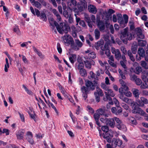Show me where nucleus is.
Wrapping results in <instances>:
<instances>
[{"label":"nucleus","instance_id":"obj_1","mask_svg":"<svg viewBox=\"0 0 148 148\" xmlns=\"http://www.w3.org/2000/svg\"><path fill=\"white\" fill-rule=\"evenodd\" d=\"M129 90V88L126 85L120 88L119 89V92L120 94V95H119V97L123 101L127 103H132V104H134V102H133L132 99L126 97H125L123 94L124 90L127 91H128Z\"/></svg>","mask_w":148,"mask_h":148},{"label":"nucleus","instance_id":"obj_2","mask_svg":"<svg viewBox=\"0 0 148 148\" xmlns=\"http://www.w3.org/2000/svg\"><path fill=\"white\" fill-rule=\"evenodd\" d=\"M133 37V36L128 32L127 28L126 27L121 31L120 38L123 42L132 40Z\"/></svg>","mask_w":148,"mask_h":148},{"label":"nucleus","instance_id":"obj_3","mask_svg":"<svg viewBox=\"0 0 148 148\" xmlns=\"http://www.w3.org/2000/svg\"><path fill=\"white\" fill-rule=\"evenodd\" d=\"M117 16L118 17L117 18L118 22L119 23L120 26L122 27L126 26L128 22V16L126 14L123 15L124 18H122V15L120 14H118Z\"/></svg>","mask_w":148,"mask_h":148},{"label":"nucleus","instance_id":"obj_4","mask_svg":"<svg viewBox=\"0 0 148 148\" xmlns=\"http://www.w3.org/2000/svg\"><path fill=\"white\" fill-rule=\"evenodd\" d=\"M56 28L58 32L61 34H63V32L67 33L70 29V27L69 25L62 23H60V25H58L57 26Z\"/></svg>","mask_w":148,"mask_h":148},{"label":"nucleus","instance_id":"obj_5","mask_svg":"<svg viewBox=\"0 0 148 148\" xmlns=\"http://www.w3.org/2000/svg\"><path fill=\"white\" fill-rule=\"evenodd\" d=\"M105 93L106 95V98L103 97V99L105 101H107L108 100H112V99L110 96L114 97L115 95L112 90L109 88L105 92Z\"/></svg>","mask_w":148,"mask_h":148},{"label":"nucleus","instance_id":"obj_6","mask_svg":"<svg viewBox=\"0 0 148 148\" xmlns=\"http://www.w3.org/2000/svg\"><path fill=\"white\" fill-rule=\"evenodd\" d=\"M77 3V7L80 11H82L87 7V3L85 0H79Z\"/></svg>","mask_w":148,"mask_h":148},{"label":"nucleus","instance_id":"obj_7","mask_svg":"<svg viewBox=\"0 0 148 148\" xmlns=\"http://www.w3.org/2000/svg\"><path fill=\"white\" fill-rule=\"evenodd\" d=\"M134 102V104L132 103H128L129 104H130L131 106H132V112L134 114H142L143 113V111L140 108H139L138 107H137L135 105V102L133 101Z\"/></svg>","mask_w":148,"mask_h":148},{"label":"nucleus","instance_id":"obj_8","mask_svg":"<svg viewBox=\"0 0 148 148\" xmlns=\"http://www.w3.org/2000/svg\"><path fill=\"white\" fill-rule=\"evenodd\" d=\"M75 44H73L71 45L72 48L75 50L77 51L79 49V48L82 47L83 44L82 42L78 39L75 40Z\"/></svg>","mask_w":148,"mask_h":148},{"label":"nucleus","instance_id":"obj_9","mask_svg":"<svg viewBox=\"0 0 148 148\" xmlns=\"http://www.w3.org/2000/svg\"><path fill=\"white\" fill-rule=\"evenodd\" d=\"M81 90L82 93V96L85 100L87 97L88 94L89 93L90 90L84 86H83L81 87Z\"/></svg>","mask_w":148,"mask_h":148},{"label":"nucleus","instance_id":"obj_10","mask_svg":"<svg viewBox=\"0 0 148 148\" xmlns=\"http://www.w3.org/2000/svg\"><path fill=\"white\" fill-rule=\"evenodd\" d=\"M62 38L63 42L67 45H69L73 41L72 38L69 35H65Z\"/></svg>","mask_w":148,"mask_h":148},{"label":"nucleus","instance_id":"obj_11","mask_svg":"<svg viewBox=\"0 0 148 148\" xmlns=\"http://www.w3.org/2000/svg\"><path fill=\"white\" fill-rule=\"evenodd\" d=\"M111 51L112 53L114 54L116 59L118 60H119L121 56V54L119 50L112 47L111 48Z\"/></svg>","mask_w":148,"mask_h":148},{"label":"nucleus","instance_id":"obj_12","mask_svg":"<svg viewBox=\"0 0 148 148\" xmlns=\"http://www.w3.org/2000/svg\"><path fill=\"white\" fill-rule=\"evenodd\" d=\"M99 135L101 138L103 137L104 138L106 139L108 143H110L111 141L112 138L109 136L108 133V132H106L102 134L101 133V131L99 130Z\"/></svg>","mask_w":148,"mask_h":148},{"label":"nucleus","instance_id":"obj_13","mask_svg":"<svg viewBox=\"0 0 148 148\" xmlns=\"http://www.w3.org/2000/svg\"><path fill=\"white\" fill-rule=\"evenodd\" d=\"M86 54V56L89 59H93L96 58V54L95 52L91 51L90 50H87L85 51Z\"/></svg>","mask_w":148,"mask_h":148},{"label":"nucleus","instance_id":"obj_14","mask_svg":"<svg viewBox=\"0 0 148 148\" xmlns=\"http://www.w3.org/2000/svg\"><path fill=\"white\" fill-rule=\"evenodd\" d=\"M85 85L86 87L90 90H93L95 89V86L92 82L89 80H86V81Z\"/></svg>","mask_w":148,"mask_h":148},{"label":"nucleus","instance_id":"obj_15","mask_svg":"<svg viewBox=\"0 0 148 148\" xmlns=\"http://www.w3.org/2000/svg\"><path fill=\"white\" fill-rule=\"evenodd\" d=\"M25 130L23 129H21L17 131L16 133L17 138L18 140L22 139Z\"/></svg>","mask_w":148,"mask_h":148},{"label":"nucleus","instance_id":"obj_16","mask_svg":"<svg viewBox=\"0 0 148 148\" xmlns=\"http://www.w3.org/2000/svg\"><path fill=\"white\" fill-rule=\"evenodd\" d=\"M122 141L119 139L113 138V139L112 144V145H114V147H116L117 145L120 146L122 144Z\"/></svg>","mask_w":148,"mask_h":148},{"label":"nucleus","instance_id":"obj_17","mask_svg":"<svg viewBox=\"0 0 148 148\" xmlns=\"http://www.w3.org/2000/svg\"><path fill=\"white\" fill-rule=\"evenodd\" d=\"M141 101H137V102L138 105L141 106H143L144 104H147L148 103V100L146 98L143 97L140 98Z\"/></svg>","mask_w":148,"mask_h":148},{"label":"nucleus","instance_id":"obj_18","mask_svg":"<svg viewBox=\"0 0 148 148\" xmlns=\"http://www.w3.org/2000/svg\"><path fill=\"white\" fill-rule=\"evenodd\" d=\"M89 11L91 13L95 14L97 12V8L95 6L92 5H89L88 6Z\"/></svg>","mask_w":148,"mask_h":148},{"label":"nucleus","instance_id":"obj_19","mask_svg":"<svg viewBox=\"0 0 148 148\" xmlns=\"http://www.w3.org/2000/svg\"><path fill=\"white\" fill-rule=\"evenodd\" d=\"M106 124L112 128H114L115 125L114 117L113 118L108 119Z\"/></svg>","mask_w":148,"mask_h":148},{"label":"nucleus","instance_id":"obj_20","mask_svg":"<svg viewBox=\"0 0 148 148\" xmlns=\"http://www.w3.org/2000/svg\"><path fill=\"white\" fill-rule=\"evenodd\" d=\"M48 20L50 25L52 26L53 28L54 27V26H56V27H57V26L58 25V24L56 22V21L54 20L53 18H49L48 19Z\"/></svg>","mask_w":148,"mask_h":148},{"label":"nucleus","instance_id":"obj_21","mask_svg":"<svg viewBox=\"0 0 148 148\" xmlns=\"http://www.w3.org/2000/svg\"><path fill=\"white\" fill-rule=\"evenodd\" d=\"M100 115L99 114L97 113H95L94 115V117L96 121V124L99 127L101 126L100 123L99 121Z\"/></svg>","mask_w":148,"mask_h":148},{"label":"nucleus","instance_id":"obj_22","mask_svg":"<svg viewBox=\"0 0 148 148\" xmlns=\"http://www.w3.org/2000/svg\"><path fill=\"white\" fill-rule=\"evenodd\" d=\"M98 26L101 31H103L105 28L104 23L102 21H100L98 23Z\"/></svg>","mask_w":148,"mask_h":148},{"label":"nucleus","instance_id":"obj_23","mask_svg":"<svg viewBox=\"0 0 148 148\" xmlns=\"http://www.w3.org/2000/svg\"><path fill=\"white\" fill-rule=\"evenodd\" d=\"M142 69L141 68L140 66H137L134 69L133 68H131V71H133L136 74H139L140 73H141L142 71Z\"/></svg>","mask_w":148,"mask_h":148},{"label":"nucleus","instance_id":"obj_24","mask_svg":"<svg viewBox=\"0 0 148 148\" xmlns=\"http://www.w3.org/2000/svg\"><path fill=\"white\" fill-rule=\"evenodd\" d=\"M117 128L119 130L126 131L127 130L126 126L122 122L119 124H116Z\"/></svg>","mask_w":148,"mask_h":148},{"label":"nucleus","instance_id":"obj_25","mask_svg":"<svg viewBox=\"0 0 148 148\" xmlns=\"http://www.w3.org/2000/svg\"><path fill=\"white\" fill-rule=\"evenodd\" d=\"M77 56L76 55L72 54L69 57V58L70 61L72 64H73L76 60Z\"/></svg>","mask_w":148,"mask_h":148},{"label":"nucleus","instance_id":"obj_26","mask_svg":"<svg viewBox=\"0 0 148 148\" xmlns=\"http://www.w3.org/2000/svg\"><path fill=\"white\" fill-rule=\"evenodd\" d=\"M132 92L134 96L137 98H138L139 97V91L136 88H133L132 89Z\"/></svg>","mask_w":148,"mask_h":148},{"label":"nucleus","instance_id":"obj_27","mask_svg":"<svg viewBox=\"0 0 148 148\" xmlns=\"http://www.w3.org/2000/svg\"><path fill=\"white\" fill-rule=\"evenodd\" d=\"M138 53L139 56L141 57H143L145 56V51L142 48H139L138 50Z\"/></svg>","mask_w":148,"mask_h":148},{"label":"nucleus","instance_id":"obj_28","mask_svg":"<svg viewBox=\"0 0 148 148\" xmlns=\"http://www.w3.org/2000/svg\"><path fill=\"white\" fill-rule=\"evenodd\" d=\"M108 132L109 134V136L110 137H111L112 138L114 135H115L116 136H117V134L116 132L112 131L111 130H110L108 131Z\"/></svg>","mask_w":148,"mask_h":148},{"label":"nucleus","instance_id":"obj_29","mask_svg":"<svg viewBox=\"0 0 148 148\" xmlns=\"http://www.w3.org/2000/svg\"><path fill=\"white\" fill-rule=\"evenodd\" d=\"M94 33L95 39H99L100 38V32L99 30L97 29H95L94 31Z\"/></svg>","mask_w":148,"mask_h":148},{"label":"nucleus","instance_id":"obj_30","mask_svg":"<svg viewBox=\"0 0 148 148\" xmlns=\"http://www.w3.org/2000/svg\"><path fill=\"white\" fill-rule=\"evenodd\" d=\"M94 93H96L97 96H100L102 97L103 95V93L102 90L99 88H97L96 91Z\"/></svg>","mask_w":148,"mask_h":148},{"label":"nucleus","instance_id":"obj_31","mask_svg":"<svg viewBox=\"0 0 148 148\" xmlns=\"http://www.w3.org/2000/svg\"><path fill=\"white\" fill-rule=\"evenodd\" d=\"M25 91L27 92V93L30 95H33V93L30 90L28 89V88L24 85H22Z\"/></svg>","mask_w":148,"mask_h":148},{"label":"nucleus","instance_id":"obj_32","mask_svg":"<svg viewBox=\"0 0 148 148\" xmlns=\"http://www.w3.org/2000/svg\"><path fill=\"white\" fill-rule=\"evenodd\" d=\"M79 73L81 76L85 77L87 76V73L86 70L84 69H81L79 70Z\"/></svg>","mask_w":148,"mask_h":148},{"label":"nucleus","instance_id":"obj_33","mask_svg":"<svg viewBox=\"0 0 148 148\" xmlns=\"http://www.w3.org/2000/svg\"><path fill=\"white\" fill-rule=\"evenodd\" d=\"M32 5L38 9H40L42 7L41 4L37 1H35L32 4Z\"/></svg>","mask_w":148,"mask_h":148},{"label":"nucleus","instance_id":"obj_34","mask_svg":"<svg viewBox=\"0 0 148 148\" xmlns=\"http://www.w3.org/2000/svg\"><path fill=\"white\" fill-rule=\"evenodd\" d=\"M140 65L143 68L146 69H148V64L144 61H142L140 62Z\"/></svg>","mask_w":148,"mask_h":148},{"label":"nucleus","instance_id":"obj_35","mask_svg":"<svg viewBox=\"0 0 148 148\" xmlns=\"http://www.w3.org/2000/svg\"><path fill=\"white\" fill-rule=\"evenodd\" d=\"M138 46L137 45H133L131 47V49L132 53L135 54L137 51Z\"/></svg>","mask_w":148,"mask_h":148},{"label":"nucleus","instance_id":"obj_36","mask_svg":"<svg viewBox=\"0 0 148 148\" xmlns=\"http://www.w3.org/2000/svg\"><path fill=\"white\" fill-rule=\"evenodd\" d=\"M84 64L82 62H79L76 64L75 67L76 69L79 70L83 68Z\"/></svg>","mask_w":148,"mask_h":148},{"label":"nucleus","instance_id":"obj_37","mask_svg":"<svg viewBox=\"0 0 148 148\" xmlns=\"http://www.w3.org/2000/svg\"><path fill=\"white\" fill-rule=\"evenodd\" d=\"M68 7L71 10H73V11L75 12H78L77 8L76 7L72 6V5L71 4H69L68 3Z\"/></svg>","mask_w":148,"mask_h":148},{"label":"nucleus","instance_id":"obj_38","mask_svg":"<svg viewBox=\"0 0 148 148\" xmlns=\"http://www.w3.org/2000/svg\"><path fill=\"white\" fill-rule=\"evenodd\" d=\"M129 122L134 125H136L137 124L136 120L134 118L130 117L129 118Z\"/></svg>","mask_w":148,"mask_h":148},{"label":"nucleus","instance_id":"obj_39","mask_svg":"<svg viewBox=\"0 0 148 148\" xmlns=\"http://www.w3.org/2000/svg\"><path fill=\"white\" fill-rule=\"evenodd\" d=\"M148 74V73L147 71H145L143 73V75H142V78L143 81L146 80Z\"/></svg>","mask_w":148,"mask_h":148},{"label":"nucleus","instance_id":"obj_40","mask_svg":"<svg viewBox=\"0 0 148 148\" xmlns=\"http://www.w3.org/2000/svg\"><path fill=\"white\" fill-rule=\"evenodd\" d=\"M147 44V42L145 40H142L138 41V45L141 46H144Z\"/></svg>","mask_w":148,"mask_h":148},{"label":"nucleus","instance_id":"obj_41","mask_svg":"<svg viewBox=\"0 0 148 148\" xmlns=\"http://www.w3.org/2000/svg\"><path fill=\"white\" fill-rule=\"evenodd\" d=\"M41 18L42 19V20L45 21H46L47 20V18L46 17V15L43 12H42L40 16Z\"/></svg>","mask_w":148,"mask_h":148},{"label":"nucleus","instance_id":"obj_42","mask_svg":"<svg viewBox=\"0 0 148 148\" xmlns=\"http://www.w3.org/2000/svg\"><path fill=\"white\" fill-rule=\"evenodd\" d=\"M65 98H67L71 102L73 103V105H75V103H74V101L73 100L70 95L69 94H67Z\"/></svg>","mask_w":148,"mask_h":148},{"label":"nucleus","instance_id":"obj_43","mask_svg":"<svg viewBox=\"0 0 148 148\" xmlns=\"http://www.w3.org/2000/svg\"><path fill=\"white\" fill-rule=\"evenodd\" d=\"M123 93L126 97H130L132 96V94L130 91H127L124 92Z\"/></svg>","mask_w":148,"mask_h":148},{"label":"nucleus","instance_id":"obj_44","mask_svg":"<svg viewBox=\"0 0 148 148\" xmlns=\"http://www.w3.org/2000/svg\"><path fill=\"white\" fill-rule=\"evenodd\" d=\"M33 48L34 51L41 58H43V55L40 52L38 51L37 49L34 47H33Z\"/></svg>","mask_w":148,"mask_h":148},{"label":"nucleus","instance_id":"obj_45","mask_svg":"<svg viewBox=\"0 0 148 148\" xmlns=\"http://www.w3.org/2000/svg\"><path fill=\"white\" fill-rule=\"evenodd\" d=\"M71 1V3H69V4H71L72 6H73V7H76L77 5V1L76 0H70Z\"/></svg>","mask_w":148,"mask_h":148},{"label":"nucleus","instance_id":"obj_46","mask_svg":"<svg viewBox=\"0 0 148 148\" xmlns=\"http://www.w3.org/2000/svg\"><path fill=\"white\" fill-rule=\"evenodd\" d=\"M85 64L86 67L88 69H90L91 67V63L88 61H86L85 62Z\"/></svg>","mask_w":148,"mask_h":148},{"label":"nucleus","instance_id":"obj_47","mask_svg":"<svg viewBox=\"0 0 148 148\" xmlns=\"http://www.w3.org/2000/svg\"><path fill=\"white\" fill-rule=\"evenodd\" d=\"M105 111L103 110L102 109L100 108L97 110V113L99 114L100 115H102L104 114Z\"/></svg>","mask_w":148,"mask_h":148},{"label":"nucleus","instance_id":"obj_48","mask_svg":"<svg viewBox=\"0 0 148 148\" xmlns=\"http://www.w3.org/2000/svg\"><path fill=\"white\" fill-rule=\"evenodd\" d=\"M144 81L145 83H143L140 86V88L141 89H145L148 87V84H147V82L145 80Z\"/></svg>","mask_w":148,"mask_h":148},{"label":"nucleus","instance_id":"obj_49","mask_svg":"<svg viewBox=\"0 0 148 148\" xmlns=\"http://www.w3.org/2000/svg\"><path fill=\"white\" fill-rule=\"evenodd\" d=\"M59 89L61 92L63 94L65 97L67 95V94L65 92L64 89L62 87H60Z\"/></svg>","mask_w":148,"mask_h":148},{"label":"nucleus","instance_id":"obj_50","mask_svg":"<svg viewBox=\"0 0 148 148\" xmlns=\"http://www.w3.org/2000/svg\"><path fill=\"white\" fill-rule=\"evenodd\" d=\"M135 82L137 85H140L142 83V80L139 78H137Z\"/></svg>","mask_w":148,"mask_h":148},{"label":"nucleus","instance_id":"obj_51","mask_svg":"<svg viewBox=\"0 0 148 148\" xmlns=\"http://www.w3.org/2000/svg\"><path fill=\"white\" fill-rule=\"evenodd\" d=\"M108 119L106 117H101L100 119V120L103 123L106 124Z\"/></svg>","mask_w":148,"mask_h":148},{"label":"nucleus","instance_id":"obj_52","mask_svg":"<svg viewBox=\"0 0 148 148\" xmlns=\"http://www.w3.org/2000/svg\"><path fill=\"white\" fill-rule=\"evenodd\" d=\"M18 114L20 116V118L21 119L22 121L23 122H24L25 118L23 114L22 113L19 112H18Z\"/></svg>","mask_w":148,"mask_h":148},{"label":"nucleus","instance_id":"obj_53","mask_svg":"<svg viewBox=\"0 0 148 148\" xmlns=\"http://www.w3.org/2000/svg\"><path fill=\"white\" fill-rule=\"evenodd\" d=\"M120 49L122 52L124 54L126 55L127 54V51L126 50V48L122 46L121 48Z\"/></svg>","mask_w":148,"mask_h":148},{"label":"nucleus","instance_id":"obj_54","mask_svg":"<svg viewBox=\"0 0 148 148\" xmlns=\"http://www.w3.org/2000/svg\"><path fill=\"white\" fill-rule=\"evenodd\" d=\"M126 62L123 61H120V64L121 66L125 69V71L127 69V67L125 64L126 63Z\"/></svg>","mask_w":148,"mask_h":148},{"label":"nucleus","instance_id":"obj_55","mask_svg":"<svg viewBox=\"0 0 148 148\" xmlns=\"http://www.w3.org/2000/svg\"><path fill=\"white\" fill-rule=\"evenodd\" d=\"M101 86L103 89L105 90V91L109 88V87L104 83L101 84Z\"/></svg>","mask_w":148,"mask_h":148},{"label":"nucleus","instance_id":"obj_56","mask_svg":"<svg viewBox=\"0 0 148 148\" xmlns=\"http://www.w3.org/2000/svg\"><path fill=\"white\" fill-rule=\"evenodd\" d=\"M119 72L121 77L123 79H125V75L123 74V72L120 69H119Z\"/></svg>","mask_w":148,"mask_h":148},{"label":"nucleus","instance_id":"obj_57","mask_svg":"<svg viewBox=\"0 0 148 148\" xmlns=\"http://www.w3.org/2000/svg\"><path fill=\"white\" fill-rule=\"evenodd\" d=\"M114 121L116 123V124H119L122 122L121 121L119 118L116 117H114Z\"/></svg>","mask_w":148,"mask_h":148},{"label":"nucleus","instance_id":"obj_58","mask_svg":"<svg viewBox=\"0 0 148 148\" xmlns=\"http://www.w3.org/2000/svg\"><path fill=\"white\" fill-rule=\"evenodd\" d=\"M22 60L23 61L24 63L25 64H28V61L26 57L24 55H22Z\"/></svg>","mask_w":148,"mask_h":148},{"label":"nucleus","instance_id":"obj_59","mask_svg":"<svg viewBox=\"0 0 148 148\" xmlns=\"http://www.w3.org/2000/svg\"><path fill=\"white\" fill-rule=\"evenodd\" d=\"M108 127L107 126H103L101 127V130L104 132H107L108 130Z\"/></svg>","mask_w":148,"mask_h":148},{"label":"nucleus","instance_id":"obj_60","mask_svg":"<svg viewBox=\"0 0 148 148\" xmlns=\"http://www.w3.org/2000/svg\"><path fill=\"white\" fill-rule=\"evenodd\" d=\"M27 139L29 143H30L32 145L34 143V141L32 139V137L31 138L27 137Z\"/></svg>","mask_w":148,"mask_h":148},{"label":"nucleus","instance_id":"obj_61","mask_svg":"<svg viewBox=\"0 0 148 148\" xmlns=\"http://www.w3.org/2000/svg\"><path fill=\"white\" fill-rule=\"evenodd\" d=\"M109 64L112 66L114 67H116V65L114 62L111 61L110 60H108Z\"/></svg>","mask_w":148,"mask_h":148},{"label":"nucleus","instance_id":"obj_62","mask_svg":"<svg viewBox=\"0 0 148 148\" xmlns=\"http://www.w3.org/2000/svg\"><path fill=\"white\" fill-rule=\"evenodd\" d=\"M90 75L91 78L98 80L97 77V79L95 78V74L93 72L90 71Z\"/></svg>","mask_w":148,"mask_h":148},{"label":"nucleus","instance_id":"obj_63","mask_svg":"<svg viewBox=\"0 0 148 148\" xmlns=\"http://www.w3.org/2000/svg\"><path fill=\"white\" fill-rule=\"evenodd\" d=\"M57 49L58 52L60 53H61L62 52V49L60 47V44L59 43H57Z\"/></svg>","mask_w":148,"mask_h":148},{"label":"nucleus","instance_id":"obj_64","mask_svg":"<svg viewBox=\"0 0 148 148\" xmlns=\"http://www.w3.org/2000/svg\"><path fill=\"white\" fill-rule=\"evenodd\" d=\"M5 133L6 135H8L9 134V130L6 129H4L2 131V134Z\"/></svg>","mask_w":148,"mask_h":148}]
</instances>
